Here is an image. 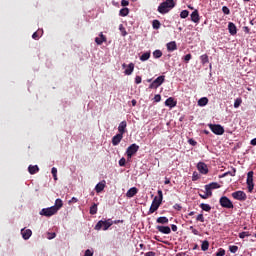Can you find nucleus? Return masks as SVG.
<instances>
[{
    "instance_id": "69168bd1",
    "label": "nucleus",
    "mask_w": 256,
    "mask_h": 256,
    "mask_svg": "<svg viewBox=\"0 0 256 256\" xmlns=\"http://www.w3.org/2000/svg\"><path fill=\"white\" fill-rule=\"evenodd\" d=\"M171 229H172V231H174V232H176L177 231V225H175V224H172L171 225Z\"/></svg>"
},
{
    "instance_id": "0eeeda50",
    "label": "nucleus",
    "mask_w": 256,
    "mask_h": 256,
    "mask_svg": "<svg viewBox=\"0 0 256 256\" xmlns=\"http://www.w3.org/2000/svg\"><path fill=\"white\" fill-rule=\"evenodd\" d=\"M165 83V76H159L156 78L150 85L149 89H158V87H161Z\"/></svg>"
},
{
    "instance_id": "b1692460",
    "label": "nucleus",
    "mask_w": 256,
    "mask_h": 256,
    "mask_svg": "<svg viewBox=\"0 0 256 256\" xmlns=\"http://www.w3.org/2000/svg\"><path fill=\"white\" fill-rule=\"evenodd\" d=\"M28 172L30 173V175H35V173H39V166L37 165H30L28 167Z\"/></svg>"
},
{
    "instance_id": "39448f33",
    "label": "nucleus",
    "mask_w": 256,
    "mask_h": 256,
    "mask_svg": "<svg viewBox=\"0 0 256 256\" xmlns=\"http://www.w3.org/2000/svg\"><path fill=\"white\" fill-rule=\"evenodd\" d=\"M208 127L214 135H223V133H225V128L220 124H208Z\"/></svg>"
},
{
    "instance_id": "393cba45",
    "label": "nucleus",
    "mask_w": 256,
    "mask_h": 256,
    "mask_svg": "<svg viewBox=\"0 0 256 256\" xmlns=\"http://www.w3.org/2000/svg\"><path fill=\"white\" fill-rule=\"evenodd\" d=\"M105 189V181L98 183L95 187L96 193H101Z\"/></svg>"
},
{
    "instance_id": "4468645a",
    "label": "nucleus",
    "mask_w": 256,
    "mask_h": 256,
    "mask_svg": "<svg viewBox=\"0 0 256 256\" xmlns=\"http://www.w3.org/2000/svg\"><path fill=\"white\" fill-rule=\"evenodd\" d=\"M122 140H123V134H119L118 133L115 136H113V138H112V145L114 147H117V145H119Z\"/></svg>"
},
{
    "instance_id": "6ab92c4d",
    "label": "nucleus",
    "mask_w": 256,
    "mask_h": 256,
    "mask_svg": "<svg viewBox=\"0 0 256 256\" xmlns=\"http://www.w3.org/2000/svg\"><path fill=\"white\" fill-rule=\"evenodd\" d=\"M21 234L23 239H25V241H27V239H29L31 237V235H33V231H31V229H22L21 230Z\"/></svg>"
},
{
    "instance_id": "72a5a7b5",
    "label": "nucleus",
    "mask_w": 256,
    "mask_h": 256,
    "mask_svg": "<svg viewBox=\"0 0 256 256\" xmlns=\"http://www.w3.org/2000/svg\"><path fill=\"white\" fill-rule=\"evenodd\" d=\"M200 208L202 211H206V212L211 211V206L209 204L202 203L200 204Z\"/></svg>"
},
{
    "instance_id": "052dcab7",
    "label": "nucleus",
    "mask_w": 256,
    "mask_h": 256,
    "mask_svg": "<svg viewBox=\"0 0 256 256\" xmlns=\"http://www.w3.org/2000/svg\"><path fill=\"white\" fill-rule=\"evenodd\" d=\"M121 5H122V7H127V5H129V1L122 0Z\"/></svg>"
},
{
    "instance_id": "5fc2aeb1",
    "label": "nucleus",
    "mask_w": 256,
    "mask_h": 256,
    "mask_svg": "<svg viewBox=\"0 0 256 256\" xmlns=\"http://www.w3.org/2000/svg\"><path fill=\"white\" fill-rule=\"evenodd\" d=\"M57 237V234L55 232L48 233V239H55Z\"/></svg>"
},
{
    "instance_id": "a878e982",
    "label": "nucleus",
    "mask_w": 256,
    "mask_h": 256,
    "mask_svg": "<svg viewBox=\"0 0 256 256\" xmlns=\"http://www.w3.org/2000/svg\"><path fill=\"white\" fill-rule=\"evenodd\" d=\"M61 207H63V200L61 199H56L55 201V205L52 206L53 209H56V212L59 211V209H61Z\"/></svg>"
},
{
    "instance_id": "ddd939ff",
    "label": "nucleus",
    "mask_w": 256,
    "mask_h": 256,
    "mask_svg": "<svg viewBox=\"0 0 256 256\" xmlns=\"http://www.w3.org/2000/svg\"><path fill=\"white\" fill-rule=\"evenodd\" d=\"M213 189H221V185H219V183L217 182H212L210 184L205 185V191H209L210 193H212Z\"/></svg>"
},
{
    "instance_id": "c9c22d12",
    "label": "nucleus",
    "mask_w": 256,
    "mask_h": 256,
    "mask_svg": "<svg viewBox=\"0 0 256 256\" xmlns=\"http://www.w3.org/2000/svg\"><path fill=\"white\" fill-rule=\"evenodd\" d=\"M213 195V192H210L208 190H206V192L203 194H200L201 199H209V197H211Z\"/></svg>"
},
{
    "instance_id": "7ed1b4c3",
    "label": "nucleus",
    "mask_w": 256,
    "mask_h": 256,
    "mask_svg": "<svg viewBox=\"0 0 256 256\" xmlns=\"http://www.w3.org/2000/svg\"><path fill=\"white\" fill-rule=\"evenodd\" d=\"M113 225V220L108 219V220H100L98 221V223L95 225V229L96 231H101V229H103V231H107V229H109V227H111Z\"/></svg>"
},
{
    "instance_id": "37998d69",
    "label": "nucleus",
    "mask_w": 256,
    "mask_h": 256,
    "mask_svg": "<svg viewBox=\"0 0 256 256\" xmlns=\"http://www.w3.org/2000/svg\"><path fill=\"white\" fill-rule=\"evenodd\" d=\"M222 13H224V15H231V10H229L227 6H223Z\"/></svg>"
},
{
    "instance_id": "6e6552de",
    "label": "nucleus",
    "mask_w": 256,
    "mask_h": 256,
    "mask_svg": "<svg viewBox=\"0 0 256 256\" xmlns=\"http://www.w3.org/2000/svg\"><path fill=\"white\" fill-rule=\"evenodd\" d=\"M139 151V145L137 144H131L127 150H126V155L128 159H131L133 155H135Z\"/></svg>"
},
{
    "instance_id": "79ce46f5",
    "label": "nucleus",
    "mask_w": 256,
    "mask_h": 256,
    "mask_svg": "<svg viewBox=\"0 0 256 256\" xmlns=\"http://www.w3.org/2000/svg\"><path fill=\"white\" fill-rule=\"evenodd\" d=\"M229 251L230 253H237V251H239V247L235 245L229 246Z\"/></svg>"
},
{
    "instance_id": "412c9836",
    "label": "nucleus",
    "mask_w": 256,
    "mask_h": 256,
    "mask_svg": "<svg viewBox=\"0 0 256 256\" xmlns=\"http://www.w3.org/2000/svg\"><path fill=\"white\" fill-rule=\"evenodd\" d=\"M166 47H167V51L169 52L177 51V42L171 41L166 44Z\"/></svg>"
},
{
    "instance_id": "9d476101",
    "label": "nucleus",
    "mask_w": 256,
    "mask_h": 256,
    "mask_svg": "<svg viewBox=\"0 0 256 256\" xmlns=\"http://www.w3.org/2000/svg\"><path fill=\"white\" fill-rule=\"evenodd\" d=\"M233 199L236 201H247V194L241 190L232 193Z\"/></svg>"
},
{
    "instance_id": "423d86ee",
    "label": "nucleus",
    "mask_w": 256,
    "mask_h": 256,
    "mask_svg": "<svg viewBox=\"0 0 256 256\" xmlns=\"http://www.w3.org/2000/svg\"><path fill=\"white\" fill-rule=\"evenodd\" d=\"M253 175H254L253 171H249L247 173L246 183H247L249 193H253V189H255V183H253Z\"/></svg>"
},
{
    "instance_id": "4d7b16f0",
    "label": "nucleus",
    "mask_w": 256,
    "mask_h": 256,
    "mask_svg": "<svg viewBox=\"0 0 256 256\" xmlns=\"http://www.w3.org/2000/svg\"><path fill=\"white\" fill-rule=\"evenodd\" d=\"M154 101H156V103H159V101H161V95L156 94V95L154 96Z\"/></svg>"
},
{
    "instance_id": "a18cd8bd",
    "label": "nucleus",
    "mask_w": 256,
    "mask_h": 256,
    "mask_svg": "<svg viewBox=\"0 0 256 256\" xmlns=\"http://www.w3.org/2000/svg\"><path fill=\"white\" fill-rule=\"evenodd\" d=\"M51 173L53 175L54 181H57V168L53 167Z\"/></svg>"
},
{
    "instance_id": "dca6fc26",
    "label": "nucleus",
    "mask_w": 256,
    "mask_h": 256,
    "mask_svg": "<svg viewBox=\"0 0 256 256\" xmlns=\"http://www.w3.org/2000/svg\"><path fill=\"white\" fill-rule=\"evenodd\" d=\"M125 129H127V121L124 120V121L120 122V124L118 126V134L125 135V132H126Z\"/></svg>"
},
{
    "instance_id": "c756f323",
    "label": "nucleus",
    "mask_w": 256,
    "mask_h": 256,
    "mask_svg": "<svg viewBox=\"0 0 256 256\" xmlns=\"http://www.w3.org/2000/svg\"><path fill=\"white\" fill-rule=\"evenodd\" d=\"M150 57H151V52H145L140 56V61H149Z\"/></svg>"
},
{
    "instance_id": "e2e57ef3",
    "label": "nucleus",
    "mask_w": 256,
    "mask_h": 256,
    "mask_svg": "<svg viewBox=\"0 0 256 256\" xmlns=\"http://www.w3.org/2000/svg\"><path fill=\"white\" fill-rule=\"evenodd\" d=\"M243 31H244V33H247V34H249L251 32V30L247 26L243 27Z\"/></svg>"
},
{
    "instance_id": "20e7f679",
    "label": "nucleus",
    "mask_w": 256,
    "mask_h": 256,
    "mask_svg": "<svg viewBox=\"0 0 256 256\" xmlns=\"http://www.w3.org/2000/svg\"><path fill=\"white\" fill-rule=\"evenodd\" d=\"M219 203L224 209H233L235 207L231 199H229L227 196H222Z\"/></svg>"
},
{
    "instance_id": "58836bf2",
    "label": "nucleus",
    "mask_w": 256,
    "mask_h": 256,
    "mask_svg": "<svg viewBox=\"0 0 256 256\" xmlns=\"http://www.w3.org/2000/svg\"><path fill=\"white\" fill-rule=\"evenodd\" d=\"M180 17H181V19H187L189 17V10H183L180 13Z\"/></svg>"
},
{
    "instance_id": "4c0bfd02",
    "label": "nucleus",
    "mask_w": 256,
    "mask_h": 256,
    "mask_svg": "<svg viewBox=\"0 0 256 256\" xmlns=\"http://www.w3.org/2000/svg\"><path fill=\"white\" fill-rule=\"evenodd\" d=\"M241 103H243V100L241 98H237L234 102L235 109H239V107H241Z\"/></svg>"
},
{
    "instance_id": "6e6d98bb",
    "label": "nucleus",
    "mask_w": 256,
    "mask_h": 256,
    "mask_svg": "<svg viewBox=\"0 0 256 256\" xmlns=\"http://www.w3.org/2000/svg\"><path fill=\"white\" fill-rule=\"evenodd\" d=\"M141 81H142L141 76H136V77H135V83H136V85H139V84L141 83Z\"/></svg>"
},
{
    "instance_id": "e433bc0d",
    "label": "nucleus",
    "mask_w": 256,
    "mask_h": 256,
    "mask_svg": "<svg viewBox=\"0 0 256 256\" xmlns=\"http://www.w3.org/2000/svg\"><path fill=\"white\" fill-rule=\"evenodd\" d=\"M90 215H97V204H93L90 207Z\"/></svg>"
},
{
    "instance_id": "f8f14e48",
    "label": "nucleus",
    "mask_w": 256,
    "mask_h": 256,
    "mask_svg": "<svg viewBox=\"0 0 256 256\" xmlns=\"http://www.w3.org/2000/svg\"><path fill=\"white\" fill-rule=\"evenodd\" d=\"M156 229H157V231H159V233H163V235L171 234V227H169V226L157 225Z\"/></svg>"
},
{
    "instance_id": "5701e85b",
    "label": "nucleus",
    "mask_w": 256,
    "mask_h": 256,
    "mask_svg": "<svg viewBox=\"0 0 256 256\" xmlns=\"http://www.w3.org/2000/svg\"><path fill=\"white\" fill-rule=\"evenodd\" d=\"M156 223L160 225H168L169 224V218L165 216H160L156 219Z\"/></svg>"
},
{
    "instance_id": "a211bd4d",
    "label": "nucleus",
    "mask_w": 256,
    "mask_h": 256,
    "mask_svg": "<svg viewBox=\"0 0 256 256\" xmlns=\"http://www.w3.org/2000/svg\"><path fill=\"white\" fill-rule=\"evenodd\" d=\"M99 37L95 38V43H97L98 45H103V43H107V37L103 35V32L99 34Z\"/></svg>"
},
{
    "instance_id": "2eb2a0df",
    "label": "nucleus",
    "mask_w": 256,
    "mask_h": 256,
    "mask_svg": "<svg viewBox=\"0 0 256 256\" xmlns=\"http://www.w3.org/2000/svg\"><path fill=\"white\" fill-rule=\"evenodd\" d=\"M190 19L193 23H199V21H201V18L199 17V10H194L190 15Z\"/></svg>"
},
{
    "instance_id": "2f4dec72",
    "label": "nucleus",
    "mask_w": 256,
    "mask_h": 256,
    "mask_svg": "<svg viewBox=\"0 0 256 256\" xmlns=\"http://www.w3.org/2000/svg\"><path fill=\"white\" fill-rule=\"evenodd\" d=\"M153 57L154 59H161V57H163V52H161V50H155L153 52Z\"/></svg>"
},
{
    "instance_id": "49530a36",
    "label": "nucleus",
    "mask_w": 256,
    "mask_h": 256,
    "mask_svg": "<svg viewBox=\"0 0 256 256\" xmlns=\"http://www.w3.org/2000/svg\"><path fill=\"white\" fill-rule=\"evenodd\" d=\"M216 256H225V249L220 248V249L216 252Z\"/></svg>"
},
{
    "instance_id": "09e8293b",
    "label": "nucleus",
    "mask_w": 256,
    "mask_h": 256,
    "mask_svg": "<svg viewBox=\"0 0 256 256\" xmlns=\"http://www.w3.org/2000/svg\"><path fill=\"white\" fill-rule=\"evenodd\" d=\"M191 59H193V56L191 54H187L184 56L185 63H187L188 61H191Z\"/></svg>"
},
{
    "instance_id": "473e14b6",
    "label": "nucleus",
    "mask_w": 256,
    "mask_h": 256,
    "mask_svg": "<svg viewBox=\"0 0 256 256\" xmlns=\"http://www.w3.org/2000/svg\"><path fill=\"white\" fill-rule=\"evenodd\" d=\"M202 251H208L209 250V241L204 240L201 244Z\"/></svg>"
},
{
    "instance_id": "7c9ffc66",
    "label": "nucleus",
    "mask_w": 256,
    "mask_h": 256,
    "mask_svg": "<svg viewBox=\"0 0 256 256\" xmlns=\"http://www.w3.org/2000/svg\"><path fill=\"white\" fill-rule=\"evenodd\" d=\"M120 17H127L129 15V8H122L119 12Z\"/></svg>"
},
{
    "instance_id": "bb28decb",
    "label": "nucleus",
    "mask_w": 256,
    "mask_h": 256,
    "mask_svg": "<svg viewBox=\"0 0 256 256\" xmlns=\"http://www.w3.org/2000/svg\"><path fill=\"white\" fill-rule=\"evenodd\" d=\"M135 71V64L130 63L128 67L125 69V75H131Z\"/></svg>"
},
{
    "instance_id": "680f3d73",
    "label": "nucleus",
    "mask_w": 256,
    "mask_h": 256,
    "mask_svg": "<svg viewBox=\"0 0 256 256\" xmlns=\"http://www.w3.org/2000/svg\"><path fill=\"white\" fill-rule=\"evenodd\" d=\"M155 255H157V253H155L153 251L145 253V256H155Z\"/></svg>"
},
{
    "instance_id": "1a4fd4ad",
    "label": "nucleus",
    "mask_w": 256,
    "mask_h": 256,
    "mask_svg": "<svg viewBox=\"0 0 256 256\" xmlns=\"http://www.w3.org/2000/svg\"><path fill=\"white\" fill-rule=\"evenodd\" d=\"M57 213V209L53 208V206L49 208H43L40 211V215H43L44 217H53Z\"/></svg>"
},
{
    "instance_id": "a19ab883",
    "label": "nucleus",
    "mask_w": 256,
    "mask_h": 256,
    "mask_svg": "<svg viewBox=\"0 0 256 256\" xmlns=\"http://www.w3.org/2000/svg\"><path fill=\"white\" fill-rule=\"evenodd\" d=\"M245 237H251V233H249V232H241V233H239V238L240 239H245Z\"/></svg>"
},
{
    "instance_id": "ea45409f",
    "label": "nucleus",
    "mask_w": 256,
    "mask_h": 256,
    "mask_svg": "<svg viewBox=\"0 0 256 256\" xmlns=\"http://www.w3.org/2000/svg\"><path fill=\"white\" fill-rule=\"evenodd\" d=\"M119 29H120L122 37H125L127 35V30H125V27L123 26V24L119 25Z\"/></svg>"
},
{
    "instance_id": "f3484780",
    "label": "nucleus",
    "mask_w": 256,
    "mask_h": 256,
    "mask_svg": "<svg viewBox=\"0 0 256 256\" xmlns=\"http://www.w3.org/2000/svg\"><path fill=\"white\" fill-rule=\"evenodd\" d=\"M166 107H170V109H173V107H177V101L173 97H169L165 101Z\"/></svg>"
},
{
    "instance_id": "864d4df0",
    "label": "nucleus",
    "mask_w": 256,
    "mask_h": 256,
    "mask_svg": "<svg viewBox=\"0 0 256 256\" xmlns=\"http://www.w3.org/2000/svg\"><path fill=\"white\" fill-rule=\"evenodd\" d=\"M189 145H192V147H195L197 145V141H195L193 138L188 140Z\"/></svg>"
},
{
    "instance_id": "bf43d9fd",
    "label": "nucleus",
    "mask_w": 256,
    "mask_h": 256,
    "mask_svg": "<svg viewBox=\"0 0 256 256\" xmlns=\"http://www.w3.org/2000/svg\"><path fill=\"white\" fill-rule=\"evenodd\" d=\"M173 208L176 209V211H181V209H183L179 204H175Z\"/></svg>"
},
{
    "instance_id": "9b49d317",
    "label": "nucleus",
    "mask_w": 256,
    "mask_h": 256,
    "mask_svg": "<svg viewBox=\"0 0 256 256\" xmlns=\"http://www.w3.org/2000/svg\"><path fill=\"white\" fill-rule=\"evenodd\" d=\"M197 169L202 175H207V173H209V168L207 167V164H205V162H199L197 164Z\"/></svg>"
},
{
    "instance_id": "4be33fe9",
    "label": "nucleus",
    "mask_w": 256,
    "mask_h": 256,
    "mask_svg": "<svg viewBox=\"0 0 256 256\" xmlns=\"http://www.w3.org/2000/svg\"><path fill=\"white\" fill-rule=\"evenodd\" d=\"M228 30L230 35H237V26H235V23L229 22Z\"/></svg>"
},
{
    "instance_id": "0e129e2a",
    "label": "nucleus",
    "mask_w": 256,
    "mask_h": 256,
    "mask_svg": "<svg viewBox=\"0 0 256 256\" xmlns=\"http://www.w3.org/2000/svg\"><path fill=\"white\" fill-rule=\"evenodd\" d=\"M77 201H79V199H77L76 197H72L69 203H77Z\"/></svg>"
},
{
    "instance_id": "de8ad7c7",
    "label": "nucleus",
    "mask_w": 256,
    "mask_h": 256,
    "mask_svg": "<svg viewBox=\"0 0 256 256\" xmlns=\"http://www.w3.org/2000/svg\"><path fill=\"white\" fill-rule=\"evenodd\" d=\"M190 231H192L193 235H201L199 233V230L195 229V227H193V226H190Z\"/></svg>"
},
{
    "instance_id": "cd10ccee",
    "label": "nucleus",
    "mask_w": 256,
    "mask_h": 256,
    "mask_svg": "<svg viewBox=\"0 0 256 256\" xmlns=\"http://www.w3.org/2000/svg\"><path fill=\"white\" fill-rule=\"evenodd\" d=\"M207 103H209V99L207 97H203L198 100L199 107H205Z\"/></svg>"
},
{
    "instance_id": "774afa93",
    "label": "nucleus",
    "mask_w": 256,
    "mask_h": 256,
    "mask_svg": "<svg viewBox=\"0 0 256 256\" xmlns=\"http://www.w3.org/2000/svg\"><path fill=\"white\" fill-rule=\"evenodd\" d=\"M131 103H132V106L135 107V106L137 105V100L133 99V100L131 101Z\"/></svg>"
},
{
    "instance_id": "3c124183",
    "label": "nucleus",
    "mask_w": 256,
    "mask_h": 256,
    "mask_svg": "<svg viewBox=\"0 0 256 256\" xmlns=\"http://www.w3.org/2000/svg\"><path fill=\"white\" fill-rule=\"evenodd\" d=\"M198 179H199V173L193 172L192 181H198Z\"/></svg>"
},
{
    "instance_id": "f257e3e1",
    "label": "nucleus",
    "mask_w": 256,
    "mask_h": 256,
    "mask_svg": "<svg viewBox=\"0 0 256 256\" xmlns=\"http://www.w3.org/2000/svg\"><path fill=\"white\" fill-rule=\"evenodd\" d=\"M163 203V191L162 190H158V197L155 196L152 204L150 206L149 209V215L155 213V211H157V209H159V207H161V204Z\"/></svg>"
},
{
    "instance_id": "f704fd0d",
    "label": "nucleus",
    "mask_w": 256,
    "mask_h": 256,
    "mask_svg": "<svg viewBox=\"0 0 256 256\" xmlns=\"http://www.w3.org/2000/svg\"><path fill=\"white\" fill-rule=\"evenodd\" d=\"M153 29H161V22L159 20H153L152 22Z\"/></svg>"
},
{
    "instance_id": "8fccbe9b",
    "label": "nucleus",
    "mask_w": 256,
    "mask_h": 256,
    "mask_svg": "<svg viewBox=\"0 0 256 256\" xmlns=\"http://www.w3.org/2000/svg\"><path fill=\"white\" fill-rule=\"evenodd\" d=\"M39 38H40L39 31L34 32L32 35V39H35V41H38Z\"/></svg>"
},
{
    "instance_id": "c03bdc74",
    "label": "nucleus",
    "mask_w": 256,
    "mask_h": 256,
    "mask_svg": "<svg viewBox=\"0 0 256 256\" xmlns=\"http://www.w3.org/2000/svg\"><path fill=\"white\" fill-rule=\"evenodd\" d=\"M196 221H200V223H205V216H203V214H199L196 217Z\"/></svg>"
},
{
    "instance_id": "338daca9",
    "label": "nucleus",
    "mask_w": 256,
    "mask_h": 256,
    "mask_svg": "<svg viewBox=\"0 0 256 256\" xmlns=\"http://www.w3.org/2000/svg\"><path fill=\"white\" fill-rule=\"evenodd\" d=\"M250 145H253V146L256 145V138H254V139L251 140Z\"/></svg>"
},
{
    "instance_id": "c85d7f7f",
    "label": "nucleus",
    "mask_w": 256,
    "mask_h": 256,
    "mask_svg": "<svg viewBox=\"0 0 256 256\" xmlns=\"http://www.w3.org/2000/svg\"><path fill=\"white\" fill-rule=\"evenodd\" d=\"M200 61H201L202 65H207V63H209V56L207 54L201 55Z\"/></svg>"
},
{
    "instance_id": "603ef678",
    "label": "nucleus",
    "mask_w": 256,
    "mask_h": 256,
    "mask_svg": "<svg viewBox=\"0 0 256 256\" xmlns=\"http://www.w3.org/2000/svg\"><path fill=\"white\" fill-rule=\"evenodd\" d=\"M125 163H127V160H125V158H121V159L119 160V165H120V167H125Z\"/></svg>"
},
{
    "instance_id": "aec40b11",
    "label": "nucleus",
    "mask_w": 256,
    "mask_h": 256,
    "mask_svg": "<svg viewBox=\"0 0 256 256\" xmlns=\"http://www.w3.org/2000/svg\"><path fill=\"white\" fill-rule=\"evenodd\" d=\"M138 192L139 190L137 189V187H132L127 191L126 197L131 199V197H135V195H137Z\"/></svg>"
},
{
    "instance_id": "13d9d810",
    "label": "nucleus",
    "mask_w": 256,
    "mask_h": 256,
    "mask_svg": "<svg viewBox=\"0 0 256 256\" xmlns=\"http://www.w3.org/2000/svg\"><path fill=\"white\" fill-rule=\"evenodd\" d=\"M84 256H93V252H92L90 249H87V250L85 251Z\"/></svg>"
},
{
    "instance_id": "f03ea898",
    "label": "nucleus",
    "mask_w": 256,
    "mask_h": 256,
    "mask_svg": "<svg viewBox=\"0 0 256 256\" xmlns=\"http://www.w3.org/2000/svg\"><path fill=\"white\" fill-rule=\"evenodd\" d=\"M175 7V0H166L162 2L158 6V12L161 13V15H165L171 11Z\"/></svg>"
}]
</instances>
